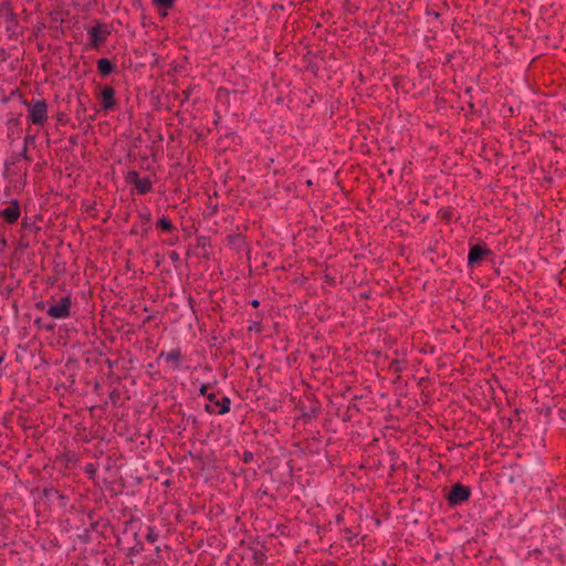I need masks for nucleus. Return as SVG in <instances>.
I'll list each match as a JSON object with an SVG mask.
<instances>
[{
    "instance_id": "f257e3e1",
    "label": "nucleus",
    "mask_w": 566,
    "mask_h": 566,
    "mask_svg": "<svg viewBox=\"0 0 566 566\" xmlns=\"http://www.w3.org/2000/svg\"><path fill=\"white\" fill-rule=\"evenodd\" d=\"M29 119L35 125H43L48 119V105L43 99L28 104Z\"/></svg>"
},
{
    "instance_id": "9d476101",
    "label": "nucleus",
    "mask_w": 566,
    "mask_h": 566,
    "mask_svg": "<svg viewBox=\"0 0 566 566\" xmlns=\"http://www.w3.org/2000/svg\"><path fill=\"white\" fill-rule=\"evenodd\" d=\"M98 71L103 75H107L113 71V64L107 59H102L97 63Z\"/></svg>"
},
{
    "instance_id": "f8f14e48",
    "label": "nucleus",
    "mask_w": 566,
    "mask_h": 566,
    "mask_svg": "<svg viewBox=\"0 0 566 566\" xmlns=\"http://www.w3.org/2000/svg\"><path fill=\"white\" fill-rule=\"evenodd\" d=\"M158 7L169 9L174 6L175 0H153Z\"/></svg>"
},
{
    "instance_id": "f03ea898",
    "label": "nucleus",
    "mask_w": 566,
    "mask_h": 566,
    "mask_svg": "<svg viewBox=\"0 0 566 566\" xmlns=\"http://www.w3.org/2000/svg\"><path fill=\"white\" fill-rule=\"evenodd\" d=\"M71 302L69 297L60 298L59 303L51 305L48 308V315L52 318H65L70 315Z\"/></svg>"
},
{
    "instance_id": "f3484780",
    "label": "nucleus",
    "mask_w": 566,
    "mask_h": 566,
    "mask_svg": "<svg viewBox=\"0 0 566 566\" xmlns=\"http://www.w3.org/2000/svg\"><path fill=\"white\" fill-rule=\"evenodd\" d=\"M3 361V356L0 355V364Z\"/></svg>"
},
{
    "instance_id": "4468645a",
    "label": "nucleus",
    "mask_w": 566,
    "mask_h": 566,
    "mask_svg": "<svg viewBox=\"0 0 566 566\" xmlns=\"http://www.w3.org/2000/svg\"><path fill=\"white\" fill-rule=\"evenodd\" d=\"M251 459H252V453H251V452H245V453L243 454V460H244L245 462L250 461Z\"/></svg>"
},
{
    "instance_id": "2eb2a0df",
    "label": "nucleus",
    "mask_w": 566,
    "mask_h": 566,
    "mask_svg": "<svg viewBox=\"0 0 566 566\" xmlns=\"http://www.w3.org/2000/svg\"><path fill=\"white\" fill-rule=\"evenodd\" d=\"M207 389H208V386L207 385H202L201 388H200V394L201 395H206L207 394Z\"/></svg>"
},
{
    "instance_id": "423d86ee",
    "label": "nucleus",
    "mask_w": 566,
    "mask_h": 566,
    "mask_svg": "<svg viewBox=\"0 0 566 566\" xmlns=\"http://www.w3.org/2000/svg\"><path fill=\"white\" fill-rule=\"evenodd\" d=\"M6 221L9 223L15 222L20 217V208L17 201H12L6 209L0 211Z\"/></svg>"
},
{
    "instance_id": "7ed1b4c3",
    "label": "nucleus",
    "mask_w": 566,
    "mask_h": 566,
    "mask_svg": "<svg viewBox=\"0 0 566 566\" xmlns=\"http://www.w3.org/2000/svg\"><path fill=\"white\" fill-rule=\"evenodd\" d=\"M209 403L206 405L208 412H217L223 415L230 409V400L227 397H222L221 400L216 399L214 394L208 395Z\"/></svg>"
},
{
    "instance_id": "6e6552de",
    "label": "nucleus",
    "mask_w": 566,
    "mask_h": 566,
    "mask_svg": "<svg viewBox=\"0 0 566 566\" xmlns=\"http://www.w3.org/2000/svg\"><path fill=\"white\" fill-rule=\"evenodd\" d=\"M134 182L140 193H146L151 188V182L149 179H146V178L139 179L137 177V174H135V172H134Z\"/></svg>"
},
{
    "instance_id": "39448f33",
    "label": "nucleus",
    "mask_w": 566,
    "mask_h": 566,
    "mask_svg": "<svg viewBox=\"0 0 566 566\" xmlns=\"http://www.w3.org/2000/svg\"><path fill=\"white\" fill-rule=\"evenodd\" d=\"M91 43L94 48H97L101 43H103L107 35L109 34V31L105 25H95L88 31Z\"/></svg>"
},
{
    "instance_id": "dca6fc26",
    "label": "nucleus",
    "mask_w": 566,
    "mask_h": 566,
    "mask_svg": "<svg viewBox=\"0 0 566 566\" xmlns=\"http://www.w3.org/2000/svg\"><path fill=\"white\" fill-rule=\"evenodd\" d=\"M252 305H253V306H258V305H259V302H258V301H253V302H252Z\"/></svg>"
},
{
    "instance_id": "9b49d317",
    "label": "nucleus",
    "mask_w": 566,
    "mask_h": 566,
    "mask_svg": "<svg viewBox=\"0 0 566 566\" xmlns=\"http://www.w3.org/2000/svg\"><path fill=\"white\" fill-rule=\"evenodd\" d=\"M164 357H165L167 363H171V364H174L177 367L179 358H180V352L179 350H171V352L167 353Z\"/></svg>"
},
{
    "instance_id": "ddd939ff",
    "label": "nucleus",
    "mask_w": 566,
    "mask_h": 566,
    "mask_svg": "<svg viewBox=\"0 0 566 566\" xmlns=\"http://www.w3.org/2000/svg\"><path fill=\"white\" fill-rule=\"evenodd\" d=\"M158 226L166 231H169L172 228L171 222L167 218H160L158 220Z\"/></svg>"
},
{
    "instance_id": "20e7f679",
    "label": "nucleus",
    "mask_w": 566,
    "mask_h": 566,
    "mask_svg": "<svg viewBox=\"0 0 566 566\" xmlns=\"http://www.w3.org/2000/svg\"><path fill=\"white\" fill-rule=\"evenodd\" d=\"M470 495V489L467 486H463L461 484H455L452 486L448 500L451 504H459L461 502H464L469 499Z\"/></svg>"
},
{
    "instance_id": "0eeeda50",
    "label": "nucleus",
    "mask_w": 566,
    "mask_h": 566,
    "mask_svg": "<svg viewBox=\"0 0 566 566\" xmlns=\"http://www.w3.org/2000/svg\"><path fill=\"white\" fill-rule=\"evenodd\" d=\"M114 90L112 87H105L102 92L103 106L104 108H112L115 104Z\"/></svg>"
},
{
    "instance_id": "1a4fd4ad",
    "label": "nucleus",
    "mask_w": 566,
    "mask_h": 566,
    "mask_svg": "<svg viewBox=\"0 0 566 566\" xmlns=\"http://www.w3.org/2000/svg\"><path fill=\"white\" fill-rule=\"evenodd\" d=\"M485 252L486 251L479 245L472 247L469 252V263H475L480 261L482 256L485 254Z\"/></svg>"
}]
</instances>
